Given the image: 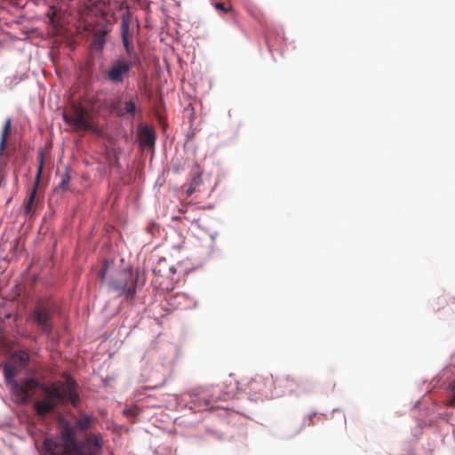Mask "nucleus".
Returning <instances> with one entry per match:
<instances>
[{"label": "nucleus", "mask_w": 455, "mask_h": 455, "mask_svg": "<svg viewBox=\"0 0 455 455\" xmlns=\"http://www.w3.org/2000/svg\"><path fill=\"white\" fill-rule=\"evenodd\" d=\"M37 388L43 393L42 398L34 403V408L39 417H44L53 412L59 405L70 403L74 407H77L80 403L77 383L70 377L65 382L58 380L50 385L40 384L34 379H28L20 383H15L13 386L14 393L23 403L33 397Z\"/></svg>", "instance_id": "obj_1"}, {"label": "nucleus", "mask_w": 455, "mask_h": 455, "mask_svg": "<svg viewBox=\"0 0 455 455\" xmlns=\"http://www.w3.org/2000/svg\"><path fill=\"white\" fill-rule=\"evenodd\" d=\"M61 438L65 442L61 444L52 439L44 441V448L48 455H72L77 450L75 427L66 425L61 429Z\"/></svg>", "instance_id": "obj_2"}, {"label": "nucleus", "mask_w": 455, "mask_h": 455, "mask_svg": "<svg viewBox=\"0 0 455 455\" xmlns=\"http://www.w3.org/2000/svg\"><path fill=\"white\" fill-rule=\"evenodd\" d=\"M138 273L134 274L132 268L118 271L110 280L109 287L119 296H124L126 299H132L136 293Z\"/></svg>", "instance_id": "obj_3"}, {"label": "nucleus", "mask_w": 455, "mask_h": 455, "mask_svg": "<svg viewBox=\"0 0 455 455\" xmlns=\"http://www.w3.org/2000/svg\"><path fill=\"white\" fill-rule=\"evenodd\" d=\"M276 381L269 372H263L254 375L246 385L248 393L254 396V399L268 398L273 396Z\"/></svg>", "instance_id": "obj_4"}, {"label": "nucleus", "mask_w": 455, "mask_h": 455, "mask_svg": "<svg viewBox=\"0 0 455 455\" xmlns=\"http://www.w3.org/2000/svg\"><path fill=\"white\" fill-rule=\"evenodd\" d=\"M136 60L140 62V60L136 56L133 61L125 60L124 58H118L114 60L104 72V77L115 85L123 84L125 78L129 76L131 69Z\"/></svg>", "instance_id": "obj_5"}, {"label": "nucleus", "mask_w": 455, "mask_h": 455, "mask_svg": "<svg viewBox=\"0 0 455 455\" xmlns=\"http://www.w3.org/2000/svg\"><path fill=\"white\" fill-rule=\"evenodd\" d=\"M64 121L78 130L92 131V124L89 121L87 109L73 105L69 113L63 114Z\"/></svg>", "instance_id": "obj_6"}, {"label": "nucleus", "mask_w": 455, "mask_h": 455, "mask_svg": "<svg viewBox=\"0 0 455 455\" xmlns=\"http://www.w3.org/2000/svg\"><path fill=\"white\" fill-rule=\"evenodd\" d=\"M32 321L37 325L41 331L44 334H51L53 329L52 311L43 303L36 306L34 311L30 315Z\"/></svg>", "instance_id": "obj_7"}, {"label": "nucleus", "mask_w": 455, "mask_h": 455, "mask_svg": "<svg viewBox=\"0 0 455 455\" xmlns=\"http://www.w3.org/2000/svg\"><path fill=\"white\" fill-rule=\"evenodd\" d=\"M103 446L100 434H91L81 443L77 444V450L72 455H97Z\"/></svg>", "instance_id": "obj_8"}, {"label": "nucleus", "mask_w": 455, "mask_h": 455, "mask_svg": "<svg viewBox=\"0 0 455 455\" xmlns=\"http://www.w3.org/2000/svg\"><path fill=\"white\" fill-rule=\"evenodd\" d=\"M189 396L190 402L194 404L195 409L207 410L213 407L212 401L203 387H194L186 393Z\"/></svg>", "instance_id": "obj_9"}, {"label": "nucleus", "mask_w": 455, "mask_h": 455, "mask_svg": "<svg viewBox=\"0 0 455 455\" xmlns=\"http://www.w3.org/2000/svg\"><path fill=\"white\" fill-rule=\"evenodd\" d=\"M43 164H44V156H43V153H41L40 154V164H39V166L37 169L36 181L33 186V188L31 189V191L29 193L28 200L25 203L24 213L27 215L30 214L36 209V206L37 204V203L36 202V196L37 194L38 184H39V180H40L41 174L43 172Z\"/></svg>", "instance_id": "obj_10"}, {"label": "nucleus", "mask_w": 455, "mask_h": 455, "mask_svg": "<svg viewBox=\"0 0 455 455\" xmlns=\"http://www.w3.org/2000/svg\"><path fill=\"white\" fill-rule=\"evenodd\" d=\"M138 140L142 148H152L156 143V132L148 125H140L137 132Z\"/></svg>", "instance_id": "obj_11"}, {"label": "nucleus", "mask_w": 455, "mask_h": 455, "mask_svg": "<svg viewBox=\"0 0 455 455\" xmlns=\"http://www.w3.org/2000/svg\"><path fill=\"white\" fill-rule=\"evenodd\" d=\"M121 35L124 46L128 54L132 55L134 53V47L129 40V23L126 20H124L121 23Z\"/></svg>", "instance_id": "obj_12"}, {"label": "nucleus", "mask_w": 455, "mask_h": 455, "mask_svg": "<svg viewBox=\"0 0 455 455\" xmlns=\"http://www.w3.org/2000/svg\"><path fill=\"white\" fill-rule=\"evenodd\" d=\"M277 384H278V387L285 389V390H282L280 392V394H276V395H283L287 393L291 394L295 390V388L298 387L297 382L293 379L289 378V377L278 379Z\"/></svg>", "instance_id": "obj_13"}, {"label": "nucleus", "mask_w": 455, "mask_h": 455, "mask_svg": "<svg viewBox=\"0 0 455 455\" xmlns=\"http://www.w3.org/2000/svg\"><path fill=\"white\" fill-rule=\"evenodd\" d=\"M95 421V418L83 413L80 415V418L76 420L75 428L81 431L88 430L92 427Z\"/></svg>", "instance_id": "obj_14"}, {"label": "nucleus", "mask_w": 455, "mask_h": 455, "mask_svg": "<svg viewBox=\"0 0 455 455\" xmlns=\"http://www.w3.org/2000/svg\"><path fill=\"white\" fill-rule=\"evenodd\" d=\"M11 129H12V119L7 118L4 122V124L2 132H1V137H0V156H3L4 151L6 148L7 140H8V136L11 132Z\"/></svg>", "instance_id": "obj_15"}, {"label": "nucleus", "mask_w": 455, "mask_h": 455, "mask_svg": "<svg viewBox=\"0 0 455 455\" xmlns=\"http://www.w3.org/2000/svg\"><path fill=\"white\" fill-rule=\"evenodd\" d=\"M137 111V105L134 100H126L122 107L123 117L125 115L134 116Z\"/></svg>", "instance_id": "obj_16"}, {"label": "nucleus", "mask_w": 455, "mask_h": 455, "mask_svg": "<svg viewBox=\"0 0 455 455\" xmlns=\"http://www.w3.org/2000/svg\"><path fill=\"white\" fill-rule=\"evenodd\" d=\"M108 108L111 112L115 113L117 116L123 117L122 106L120 100L112 101Z\"/></svg>", "instance_id": "obj_17"}, {"label": "nucleus", "mask_w": 455, "mask_h": 455, "mask_svg": "<svg viewBox=\"0 0 455 455\" xmlns=\"http://www.w3.org/2000/svg\"><path fill=\"white\" fill-rule=\"evenodd\" d=\"M69 181H70L69 173H68V172H66L61 176V180H60V183L59 187L57 188V189H61L62 191L67 190L68 187V184H69Z\"/></svg>", "instance_id": "obj_18"}, {"label": "nucleus", "mask_w": 455, "mask_h": 455, "mask_svg": "<svg viewBox=\"0 0 455 455\" xmlns=\"http://www.w3.org/2000/svg\"><path fill=\"white\" fill-rule=\"evenodd\" d=\"M4 377H5L6 380L10 381L12 379H13L15 377L16 371L12 366L6 365L4 368Z\"/></svg>", "instance_id": "obj_19"}, {"label": "nucleus", "mask_w": 455, "mask_h": 455, "mask_svg": "<svg viewBox=\"0 0 455 455\" xmlns=\"http://www.w3.org/2000/svg\"><path fill=\"white\" fill-rule=\"evenodd\" d=\"M450 389L453 395V397L449 401L448 406L454 407L455 406V379L450 384Z\"/></svg>", "instance_id": "obj_20"}, {"label": "nucleus", "mask_w": 455, "mask_h": 455, "mask_svg": "<svg viewBox=\"0 0 455 455\" xmlns=\"http://www.w3.org/2000/svg\"><path fill=\"white\" fill-rule=\"evenodd\" d=\"M214 7L217 9V10H220V11H222L223 12L227 13L228 12H230L232 10L231 7H228L227 8L224 4V3H215L214 4Z\"/></svg>", "instance_id": "obj_21"}, {"label": "nucleus", "mask_w": 455, "mask_h": 455, "mask_svg": "<svg viewBox=\"0 0 455 455\" xmlns=\"http://www.w3.org/2000/svg\"><path fill=\"white\" fill-rule=\"evenodd\" d=\"M202 177L200 174H196L193 177L192 180H191V184L192 186L196 187L198 188V187L202 184Z\"/></svg>", "instance_id": "obj_22"}, {"label": "nucleus", "mask_w": 455, "mask_h": 455, "mask_svg": "<svg viewBox=\"0 0 455 455\" xmlns=\"http://www.w3.org/2000/svg\"><path fill=\"white\" fill-rule=\"evenodd\" d=\"M28 360V355L26 353H21L20 355V361L22 365H26L27 362Z\"/></svg>", "instance_id": "obj_23"}, {"label": "nucleus", "mask_w": 455, "mask_h": 455, "mask_svg": "<svg viewBox=\"0 0 455 455\" xmlns=\"http://www.w3.org/2000/svg\"><path fill=\"white\" fill-rule=\"evenodd\" d=\"M100 280L103 282L107 275V267L105 266L99 273Z\"/></svg>", "instance_id": "obj_24"}, {"label": "nucleus", "mask_w": 455, "mask_h": 455, "mask_svg": "<svg viewBox=\"0 0 455 455\" xmlns=\"http://www.w3.org/2000/svg\"><path fill=\"white\" fill-rule=\"evenodd\" d=\"M196 189H197V188L192 186V184L190 183L189 188L187 190V195L191 196L192 194H194L196 191Z\"/></svg>", "instance_id": "obj_25"}, {"label": "nucleus", "mask_w": 455, "mask_h": 455, "mask_svg": "<svg viewBox=\"0 0 455 455\" xmlns=\"http://www.w3.org/2000/svg\"><path fill=\"white\" fill-rule=\"evenodd\" d=\"M47 15L49 17L50 23H52V24L54 23V21H55V12H52V13L48 12Z\"/></svg>", "instance_id": "obj_26"}, {"label": "nucleus", "mask_w": 455, "mask_h": 455, "mask_svg": "<svg viewBox=\"0 0 455 455\" xmlns=\"http://www.w3.org/2000/svg\"><path fill=\"white\" fill-rule=\"evenodd\" d=\"M248 12L251 14V15H255L252 12V10H251L250 8H247Z\"/></svg>", "instance_id": "obj_27"}]
</instances>
